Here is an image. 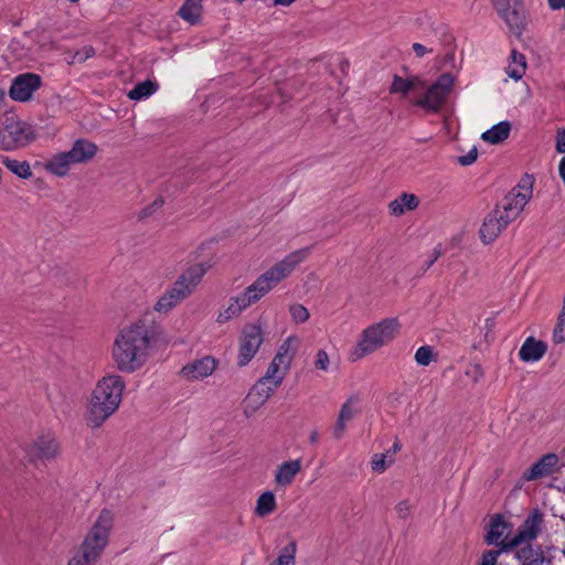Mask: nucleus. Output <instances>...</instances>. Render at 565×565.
<instances>
[{
    "label": "nucleus",
    "instance_id": "7c9ffc66",
    "mask_svg": "<svg viewBox=\"0 0 565 565\" xmlns=\"http://www.w3.org/2000/svg\"><path fill=\"white\" fill-rule=\"evenodd\" d=\"M1 163L13 174L21 179H30L32 177L31 166L28 161L12 159L10 157L2 156L0 158Z\"/></svg>",
    "mask_w": 565,
    "mask_h": 565
},
{
    "label": "nucleus",
    "instance_id": "aec40b11",
    "mask_svg": "<svg viewBox=\"0 0 565 565\" xmlns=\"http://www.w3.org/2000/svg\"><path fill=\"white\" fill-rule=\"evenodd\" d=\"M558 457L555 454H546L540 460L533 463V466L523 472V479L526 481H533L547 477L554 472L557 466Z\"/></svg>",
    "mask_w": 565,
    "mask_h": 565
},
{
    "label": "nucleus",
    "instance_id": "ea45409f",
    "mask_svg": "<svg viewBox=\"0 0 565 565\" xmlns=\"http://www.w3.org/2000/svg\"><path fill=\"white\" fill-rule=\"evenodd\" d=\"M289 313L292 322L300 324L308 321L310 313L301 303H292L289 306Z\"/></svg>",
    "mask_w": 565,
    "mask_h": 565
},
{
    "label": "nucleus",
    "instance_id": "f8f14e48",
    "mask_svg": "<svg viewBox=\"0 0 565 565\" xmlns=\"http://www.w3.org/2000/svg\"><path fill=\"white\" fill-rule=\"evenodd\" d=\"M42 85V78L34 73H23L15 76L9 89V96L12 100L26 103L32 99L34 92Z\"/></svg>",
    "mask_w": 565,
    "mask_h": 565
},
{
    "label": "nucleus",
    "instance_id": "3c124183",
    "mask_svg": "<svg viewBox=\"0 0 565 565\" xmlns=\"http://www.w3.org/2000/svg\"><path fill=\"white\" fill-rule=\"evenodd\" d=\"M296 0H274V3L277 6L288 7V6L292 4Z\"/></svg>",
    "mask_w": 565,
    "mask_h": 565
},
{
    "label": "nucleus",
    "instance_id": "412c9836",
    "mask_svg": "<svg viewBox=\"0 0 565 565\" xmlns=\"http://www.w3.org/2000/svg\"><path fill=\"white\" fill-rule=\"evenodd\" d=\"M301 471V459L284 461L277 466L274 475L275 483L278 487H289L297 475Z\"/></svg>",
    "mask_w": 565,
    "mask_h": 565
},
{
    "label": "nucleus",
    "instance_id": "39448f33",
    "mask_svg": "<svg viewBox=\"0 0 565 565\" xmlns=\"http://www.w3.org/2000/svg\"><path fill=\"white\" fill-rule=\"evenodd\" d=\"M308 254L309 248H301L288 254L282 260L271 266L253 284L246 287L249 294H252L256 301L260 300L282 279L288 277L294 269L307 258Z\"/></svg>",
    "mask_w": 565,
    "mask_h": 565
},
{
    "label": "nucleus",
    "instance_id": "a878e982",
    "mask_svg": "<svg viewBox=\"0 0 565 565\" xmlns=\"http://www.w3.org/2000/svg\"><path fill=\"white\" fill-rule=\"evenodd\" d=\"M185 297L171 286L164 294H162L153 306V310L158 313H168L174 309Z\"/></svg>",
    "mask_w": 565,
    "mask_h": 565
},
{
    "label": "nucleus",
    "instance_id": "58836bf2",
    "mask_svg": "<svg viewBox=\"0 0 565 565\" xmlns=\"http://www.w3.org/2000/svg\"><path fill=\"white\" fill-rule=\"evenodd\" d=\"M394 462L393 455L387 454H376L373 456L371 460L372 469L375 472L382 473L384 472L388 466H391Z\"/></svg>",
    "mask_w": 565,
    "mask_h": 565
},
{
    "label": "nucleus",
    "instance_id": "4be33fe9",
    "mask_svg": "<svg viewBox=\"0 0 565 565\" xmlns=\"http://www.w3.org/2000/svg\"><path fill=\"white\" fill-rule=\"evenodd\" d=\"M97 150L94 142L87 139H77L67 153L75 166L89 162L96 156Z\"/></svg>",
    "mask_w": 565,
    "mask_h": 565
},
{
    "label": "nucleus",
    "instance_id": "e433bc0d",
    "mask_svg": "<svg viewBox=\"0 0 565 565\" xmlns=\"http://www.w3.org/2000/svg\"><path fill=\"white\" fill-rule=\"evenodd\" d=\"M266 402L267 399L265 397H263L258 392L256 393L254 388H250L249 393L244 399V413L247 416H252Z\"/></svg>",
    "mask_w": 565,
    "mask_h": 565
},
{
    "label": "nucleus",
    "instance_id": "864d4df0",
    "mask_svg": "<svg viewBox=\"0 0 565 565\" xmlns=\"http://www.w3.org/2000/svg\"><path fill=\"white\" fill-rule=\"evenodd\" d=\"M66 565H83L81 562H78V559H76L75 557H71L67 562Z\"/></svg>",
    "mask_w": 565,
    "mask_h": 565
},
{
    "label": "nucleus",
    "instance_id": "37998d69",
    "mask_svg": "<svg viewBox=\"0 0 565 565\" xmlns=\"http://www.w3.org/2000/svg\"><path fill=\"white\" fill-rule=\"evenodd\" d=\"M95 54L94 49L90 45H86L83 49L78 50L72 56L71 63H82L92 57Z\"/></svg>",
    "mask_w": 565,
    "mask_h": 565
},
{
    "label": "nucleus",
    "instance_id": "393cba45",
    "mask_svg": "<svg viewBox=\"0 0 565 565\" xmlns=\"http://www.w3.org/2000/svg\"><path fill=\"white\" fill-rule=\"evenodd\" d=\"M419 204L418 198L413 193H402L388 204V211L394 216H402L406 212L417 209Z\"/></svg>",
    "mask_w": 565,
    "mask_h": 565
},
{
    "label": "nucleus",
    "instance_id": "2f4dec72",
    "mask_svg": "<svg viewBox=\"0 0 565 565\" xmlns=\"http://www.w3.org/2000/svg\"><path fill=\"white\" fill-rule=\"evenodd\" d=\"M277 508L275 493L271 491H264L256 500L255 514L259 518H265L271 514Z\"/></svg>",
    "mask_w": 565,
    "mask_h": 565
},
{
    "label": "nucleus",
    "instance_id": "c03bdc74",
    "mask_svg": "<svg viewBox=\"0 0 565 565\" xmlns=\"http://www.w3.org/2000/svg\"><path fill=\"white\" fill-rule=\"evenodd\" d=\"M330 365V359L324 350H318L315 358V366L321 371H328Z\"/></svg>",
    "mask_w": 565,
    "mask_h": 565
},
{
    "label": "nucleus",
    "instance_id": "4d7b16f0",
    "mask_svg": "<svg viewBox=\"0 0 565 565\" xmlns=\"http://www.w3.org/2000/svg\"><path fill=\"white\" fill-rule=\"evenodd\" d=\"M71 3H77L79 0H67Z\"/></svg>",
    "mask_w": 565,
    "mask_h": 565
},
{
    "label": "nucleus",
    "instance_id": "72a5a7b5",
    "mask_svg": "<svg viewBox=\"0 0 565 565\" xmlns=\"http://www.w3.org/2000/svg\"><path fill=\"white\" fill-rule=\"evenodd\" d=\"M526 63L523 54L512 51L510 55V62L507 67V74L509 77L519 81L525 73Z\"/></svg>",
    "mask_w": 565,
    "mask_h": 565
},
{
    "label": "nucleus",
    "instance_id": "09e8293b",
    "mask_svg": "<svg viewBox=\"0 0 565 565\" xmlns=\"http://www.w3.org/2000/svg\"><path fill=\"white\" fill-rule=\"evenodd\" d=\"M396 512L401 518H406L411 513V504L408 501H401L396 505Z\"/></svg>",
    "mask_w": 565,
    "mask_h": 565
},
{
    "label": "nucleus",
    "instance_id": "20e7f679",
    "mask_svg": "<svg viewBox=\"0 0 565 565\" xmlns=\"http://www.w3.org/2000/svg\"><path fill=\"white\" fill-rule=\"evenodd\" d=\"M113 525V512L109 510L100 511L73 557L83 565H95L109 543Z\"/></svg>",
    "mask_w": 565,
    "mask_h": 565
},
{
    "label": "nucleus",
    "instance_id": "a18cd8bd",
    "mask_svg": "<svg viewBox=\"0 0 565 565\" xmlns=\"http://www.w3.org/2000/svg\"><path fill=\"white\" fill-rule=\"evenodd\" d=\"M500 556L499 551H486L482 554L480 565H504L498 562V557Z\"/></svg>",
    "mask_w": 565,
    "mask_h": 565
},
{
    "label": "nucleus",
    "instance_id": "6e6552de",
    "mask_svg": "<svg viewBox=\"0 0 565 565\" xmlns=\"http://www.w3.org/2000/svg\"><path fill=\"white\" fill-rule=\"evenodd\" d=\"M533 184V177L525 174L521 178L518 185L505 195L502 206H499V211L508 221L512 222L521 214L532 198Z\"/></svg>",
    "mask_w": 565,
    "mask_h": 565
},
{
    "label": "nucleus",
    "instance_id": "0eeeda50",
    "mask_svg": "<svg viewBox=\"0 0 565 565\" xmlns=\"http://www.w3.org/2000/svg\"><path fill=\"white\" fill-rule=\"evenodd\" d=\"M266 323L260 319L245 323L239 337L236 364L245 367L258 353L264 342V328Z\"/></svg>",
    "mask_w": 565,
    "mask_h": 565
},
{
    "label": "nucleus",
    "instance_id": "de8ad7c7",
    "mask_svg": "<svg viewBox=\"0 0 565 565\" xmlns=\"http://www.w3.org/2000/svg\"><path fill=\"white\" fill-rule=\"evenodd\" d=\"M555 147L558 153H565V129L557 130Z\"/></svg>",
    "mask_w": 565,
    "mask_h": 565
},
{
    "label": "nucleus",
    "instance_id": "9b49d317",
    "mask_svg": "<svg viewBox=\"0 0 565 565\" xmlns=\"http://www.w3.org/2000/svg\"><path fill=\"white\" fill-rule=\"evenodd\" d=\"M454 84L455 77L452 75L448 73L440 75L415 104L428 111H438L449 96Z\"/></svg>",
    "mask_w": 565,
    "mask_h": 565
},
{
    "label": "nucleus",
    "instance_id": "6e6d98bb",
    "mask_svg": "<svg viewBox=\"0 0 565 565\" xmlns=\"http://www.w3.org/2000/svg\"><path fill=\"white\" fill-rule=\"evenodd\" d=\"M162 204H163V201H162L161 199L156 200V201L153 202V205H154L156 207H160Z\"/></svg>",
    "mask_w": 565,
    "mask_h": 565
},
{
    "label": "nucleus",
    "instance_id": "c85d7f7f",
    "mask_svg": "<svg viewBox=\"0 0 565 565\" xmlns=\"http://www.w3.org/2000/svg\"><path fill=\"white\" fill-rule=\"evenodd\" d=\"M289 367L290 366L288 364L281 361L278 362L276 359L273 358L271 362L269 363L266 370L265 375L262 379L279 387Z\"/></svg>",
    "mask_w": 565,
    "mask_h": 565
},
{
    "label": "nucleus",
    "instance_id": "5701e85b",
    "mask_svg": "<svg viewBox=\"0 0 565 565\" xmlns=\"http://www.w3.org/2000/svg\"><path fill=\"white\" fill-rule=\"evenodd\" d=\"M73 166L74 163L72 162L67 151H62L53 154L50 159H47L44 162L43 168L49 173L58 178H63L70 173Z\"/></svg>",
    "mask_w": 565,
    "mask_h": 565
},
{
    "label": "nucleus",
    "instance_id": "ddd939ff",
    "mask_svg": "<svg viewBox=\"0 0 565 565\" xmlns=\"http://www.w3.org/2000/svg\"><path fill=\"white\" fill-rule=\"evenodd\" d=\"M210 267L207 263L193 264L180 274L172 286L188 298L195 291Z\"/></svg>",
    "mask_w": 565,
    "mask_h": 565
},
{
    "label": "nucleus",
    "instance_id": "603ef678",
    "mask_svg": "<svg viewBox=\"0 0 565 565\" xmlns=\"http://www.w3.org/2000/svg\"><path fill=\"white\" fill-rule=\"evenodd\" d=\"M309 440L311 444H316L319 440V433L317 430H313L309 435Z\"/></svg>",
    "mask_w": 565,
    "mask_h": 565
},
{
    "label": "nucleus",
    "instance_id": "8fccbe9b",
    "mask_svg": "<svg viewBox=\"0 0 565 565\" xmlns=\"http://www.w3.org/2000/svg\"><path fill=\"white\" fill-rule=\"evenodd\" d=\"M413 50L417 57H423L426 53L430 52L426 46L420 43H414Z\"/></svg>",
    "mask_w": 565,
    "mask_h": 565
},
{
    "label": "nucleus",
    "instance_id": "f3484780",
    "mask_svg": "<svg viewBox=\"0 0 565 565\" xmlns=\"http://www.w3.org/2000/svg\"><path fill=\"white\" fill-rule=\"evenodd\" d=\"M360 412L359 395L349 396L341 405L335 424L332 428V436L334 439L340 440L344 436L348 423L360 414Z\"/></svg>",
    "mask_w": 565,
    "mask_h": 565
},
{
    "label": "nucleus",
    "instance_id": "6ab92c4d",
    "mask_svg": "<svg viewBox=\"0 0 565 565\" xmlns=\"http://www.w3.org/2000/svg\"><path fill=\"white\" fill-rule=\"evenodd\" d=\"M510 533V527L507 522L502 519V516L497 515L490 522L488 533L486 535V542L488 544L498 545L501 550H498L500 553L502 550L513 548L514 546H510V540H508Z\"/></svg>",
    "mask_w": 565,
    "mask_h": 565
},
{
    "label": "nucleus",
    "instance_id": "5fc2aeb1",
    "mask_svg": "<svg viewBox=\"0 0 565 565\" xmlns=\"http://www.w3.org/2000/svg\"><path fill=\"white\" fill-rule=\"evenodd\" d=\"M399 449H401L399 443H394V445L392 446V451H393L392 455L394 456V454H396Z\"/></svg>",
    "mask_w": 565,
    "mask_h": 565
},
{
    "label": "nucleus",
    "instance_id": "49530a36",
    "mask_svg": "<svg viewBox=\"0 0 565 565\" xmlns=\"http://www.w3.org/2000/svg\"><path fill=\"white\" fill-rule=\"evenodd\" d=\"M478 152L477 149H471L466 156H461L458 158V162L461 166H469L477 160Z\"/></svg>",
    "mask_w": 565,
    "mask_h": 565
},
{
    "label": "nucleus",
    "instance_id": "423d86ee",
    "mask_svg": "<svg viewBox=\"0 0 565 565\" xmlns=\"http://www.w3.org/2000/svg\"><path fill=\"white\" fill-rule=\"evenodd\" d=\"M35 128L12 111L4 113L0 128V150L15 151L36 139Z\"/></svg>",
    "mask_w": 565,
    "mask_h": 565
},
{
    "label": "nucleus",
    "instance_id": "c756f323",
    "mask_svg": "<svg viewBox=\"0 0 565 565\" xmlns=\"http://www.w3.org/2000/svg\"><path fill=\"white\" fill-rule=\"evenodd\" d=\"M521 565H544L547 561L540 547L534 548L531 545L521 547L516 553Z\"/></svg>",
    "mask_w": 565,
    "mask_h": 565
},
{
    "label": "nucleus",
    "instance_id": "f03ea898",
    "mask_svg": "<svg viewBox=\"0 0 565 565\" xmlns=\"http://www.w3.org/2000/svg\"><path fill=\"white\" fill-rule=\"evenodd\" d=\"M125 388L126 381L119 374H106L97 381L86 402L85 419L89 427H100L118 411Z\"/></svg>",
    "mask_w": 565,
    "mask_h": 565
},
{
    "label": "nucleus",
    "instance_id": "f257e3e1",
    "mask_svg": "<svg viewBox=\"0 0 565 565\" xmlns=\"http://www.w3.org/2000/svg\"><path fill=\"white\" fill-rule=\"evenodd\" d=\"M152 339L153 331L146 319H137L121 328L111 347L116 369L122 373L140 370L150 356Z\"/></svg>",
    "mask_w": 565,
    "mask_h": 565
},
{
    "label": "nucleus",
    "instance_id": "4c0bfd02",
    "mask_svg": "<svg viewBox=\"0 0 565 565\" xmlns=\"http://www.w3.org/2000/svg\"><path fill=\"white\" fill-rule=\"evenodd\" d=\"M415 86V81L395 75L391 85V93L406 95Z\"/></svg>",
    "mask_w": 565,
    "mask_h": 565
},
{
    "label": "nucleus",
    "instance_id": "9d476101",
    "mask_svg": "<svg viewBox=\"0 0 565 565\" xmlns=\"http://www.w3.org/2000/svg\"><path fill=\"white\" fill-rule=\"evenodd\" d=\"M493 6L509 30L521 35L527 24V13L522 0H493Z\"/></svg>",
    "mask_w": 565,
    "mask_h": 565
},
{
    "label": "nucleus",
    "instance_id": "dca6fc26",
    "mask_svg": "<svg viewBox=\"0 0 565 565\" xmlns=\"http://www.w3.org/2000/svg\"><path fill=\"white\" fill-rule=\"evenodd\" d=\"M217 364L215 358L206 355L186 363L180 374L186 381H202L213 374Z\"/></svg>",
    "mask_w": 565,
    "mask_h": 565
},
{
    "label": "nucleus",
    "instance_id": "7ed1b4c3",
    "mask_svg": "<svg viewBox=\"0 0 565 565\" xmlns=\"http://www.w3.org/2000/svg\"><path fill=\"white\" fill-rule=\"evenodd\" d=\"M401 328V321L395 317L384 318L367 326L362 330L350 359L358 361L390 344L399 334Z\"/></svg>",
    "mask_w": 565,
    "mask_h": 565
},
{
    "label": "nucleus",
    "instance_id": "bb28decb",
    "mask_svg": "<svg viewBox=\"0 0 565 565\" xmlns=\"http://www.w3.org/2000/svg\"><path fill=\"white\" fill-rule=\"evenodd\" d=\"M298 345L299 338L296 334L288 335L278 347L274 359H276L278 362L281 361L290 366L298 350Z\"/></svg>",
    "mask_w": 565,
    "mask_h": 565
},
{
    "label": "nucleus",
    "instance_id": "c9c22d12",
    "mask_svg": "<svg viewBox=\"0 0 565 565\" xmlns=\"http://www.w3.org/2000/svg\"><path fill=\"white\" fill-rule=\"evenodd\" d=\"M297 544L295 541L288 543L280 550L278 557L269 565H295L296 564Z\"/></svg>",
    "mask_w": 565,
    "mask_h": 565
},
{
    "label": "nucleus",
    "instance_id": "1a4fd4ad",
    "mask_svg": "<svg viewBox=\"0 0 565 565\" xmlns=\"http://www.w3.org/2000/svg\"><path fill=\"white\" fill-rule=\"evenodd\" d=\"M25 454L32 463H47L61 455V444L53 431H43L25 447Z\"/></svg>",
    "mask_w": 565,
    "mask_h": 565
},
{
    "label": "nucleus",
    "instance_id": "cd10ccee",
    "mask_svg": "<svg viewBox=\"0 0 565 565\" xmlns=\"http://www.w3.org/2000/svg\"><path fill=\"white\" fill-rule=\"evenodd\" d=\"M510 132L511 124L510 121L504 120L486 130L481 135V139L490 145H499L503 142L505 139H508Z\"/></svg>",
    "mask_w": 565,
    "mask_h": 565
},
{
    "label": "nucleus",
    "instance_id": "a211bd4d",
    "mask_svg": "<svg viewBox=\"0 0 565 565\" xmlns=\"http://www.w3.org/2000/svg\"><path fill=\"white\" fill-rule=\"evenodd\" d=\"M543 523V513L533 510L520 526L519 532L510 540V546H518L524 542H530L537 537Z\"/></svg>",
    "mask_w": 565,
    "mask_h": 565
},
{
    "label": "nucleus",
    "instance_id": "f704fd0d",
    "mask_svg": "<svg viewBox=\"0 0 565 565\" xmlns=\"http://www.w3.org/2000/svg\"><path fill=\"white\" fill-rule=\"evenodd\" d=\"M158 89V84L147 79L141 83H138L128 93V97L131 100H141L150 97Z\"/></svg>",
    "mask_w": 565,
    "mask_h": 565
},
{
    "label": "nucleus",
    "instance_id": "a19ab883",
    "mask_svg": "<svg viewBox=\"0 0 565 565\" xmlns=\"http://www.w3.org/2000/svg\"><path fill=\"white\" fill-rule=\"evenodd\" d=\"M414 358L418 365L427 366L435 359V353L431 347L423 345L416 350Z\"/></svg>",
    "mask_w": 565,
    "mask_h": 565
},
{
    "label": "nucleus",
    "instance_id": "473e14b6",
    "mask_svg": "<svg viewBox=\"0 0 565 565\" xmlns=\"http://www.w3.org/2000/svg\"><path fill=\"white\" fill-rule=\"evenodd\" d=\"M202 13V0H185L179 10L180 17L190 24L196 23Z\"/></svg>",
    "mask_w": 565,
    "mask_h": 565
},
{
    "label": "nucleus",
    "instance_id": "4468645a",
    "mask_svg": "<svg viewBox=\"0 0 565 565\" xmlns=\"http://www.w3.org/2000/svg\"><path fill=\"white\" fill-rule=\"evenodd\" d=\"M255 302H257L255 298L245 288L241 294L231 297L226 305L221 308L216 322L223 324L239 317L245 309Z\"/></svg>",
    "mask_w": 565,
    "mask_h": 565
},
{
    "label": "nucleus",
    "instance_id": "79ce46f5",
    "mask_svg": "<svg viewBox=\"0 0 565 565\" xmlns=\"http://www.w3.org/2000/svg\"><path fill=\"white\" fill-rule=\"evenodd\" d=\"M252 388L268 401L278 387L260 377Z\"/></svg>",
    "mask_w": 565,
    "mask_h": 565
},
{
    "label": "nucleus",
    "instance_id": "2eb2a0df",
    "mask_svg": "<svg viewBox=\"0 0 565 565\" xmlns=\"http://www.w3.org/2000/svg\"><path fill=\"white\" fill-rule=\"evenodd\" d=\"M510 223L499 211V206H497L487 214L480 226L479 234L481 241L484 244L494 242Z\"/></svg>",
    "mask_w": 565,
    "mask_h": 565
},
{
    "label": "nucleus",
    "instance_id": "b1692460",
    "mask_svg": "<svg viewBox=\"0 0 565 565\" xmlns=\"http://www.w3.org/2000/svg\"><path fill=\"white\" fill-rule=\"evenodd\" d=\"M547 347L543 341L527 338L519 350V358L523 362H537L546 353Z\"/></svg>",
    "mask_w": 565,
    "mask_h": 565
}]
</instances>
